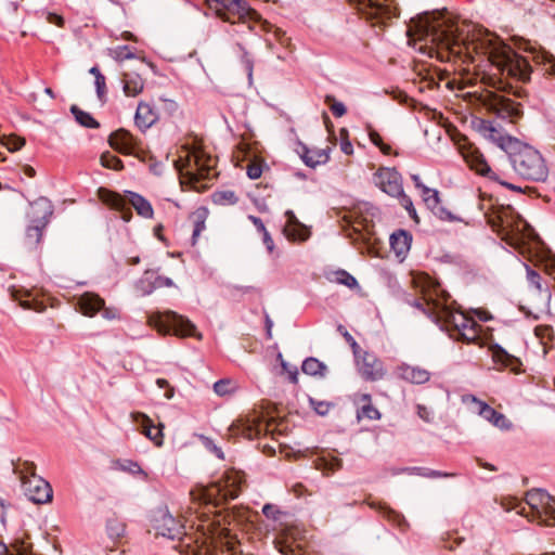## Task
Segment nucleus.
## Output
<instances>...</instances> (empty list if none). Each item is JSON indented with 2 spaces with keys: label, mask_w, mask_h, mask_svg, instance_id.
<instances>
[{
  "label": "nucleus",
  "mask_w": 555,
  "mask_h": 555,
  "mask_svg": "<svg viewBox=\"0 0 555 555\" xmlns=\"http://www.w3.org/2000/svg\"><path fill=\"white\" fill-rule=\"evenodd\" d=\"M106 530L109 538L117 540L124 535L125 525L117 519H111L107 521Z\"/></svg>",
  "instance_id": "obj_50"
},
{
  "label": "nucleus",
  "mask_w": 555,
  "mask_h": 555,
  "mask_svg": "<svg viewBox=\"0 0 555 555\" xmlns=\"http://www.w3.org/2000/svg\"><path fill=\"white\" fill-rule=\"evenodd\" d=\"M301 370L308 375H322V372L325 370V365L315 358H308L304 361Z\"/></svg>",
  "instance_id": "obj_45"
},
{
  "label": "nucleus",
  "mask_w": 555,
  "mask_h": 555,
  "mask_svg": "<svg viewBox=\"0 0 555 555\" xmlns=\"http://www.w3.org/2000/svg\"><path fill=\"white\" fill-rule=\"evenodd\" d=\"M151 526L156 535H162L170 540H179L176 548L185 555H207L210 552V545L214 547L225 548L227 552L235 555L240 545L236 535L228 528H217L210 537L202 533L201 537L193 538L184 532V526L180 519L176 518L169 509L158 507L151 517Z\"/></svg>",
  "instance_id": "obj_2"
},
{
  "label": "nucleus",
  "mask_w": 555,
  "mask_h": 555,
  "mask_svg": "<svg viewBox=\"0 0 555 555\" xmlns=\"http://www.w3.org/2000/svg\"><path fill=\"white\" fill-rule=\"evenodd\" d=\"M462 401L467 405H472L474 412L478 413L481 417L487 420L499 429L511 428V423L504 414L495 411L493 408L479 400L474 395H464L462 397Z\"/></svg>",
  "instance_id": "obj_16"
},
{
  "label": "nucleus",
  "mask_w": 555,
  "mask_h": 555,
  "mask_svg": "<svg viewBox=\"0 0 555 555\" xmlns=\"http://www.w3.org/2000/svg\"><path fill=\"white\" fill-rule=\"evenodd\" d=\"M395 375L409 384L412 385H424L429 382L431 373L418 365H412L408 363H401L396 366Z\"/></svg>",
  "instance_id": "obj_21"
},
{
  "label": "nucleus",
  "mask_w": 555,
  "mask_h": 555,
  "mask_svg": "<svg viewBox=\"0 0 555 555\" xmlns=\"http://www.w3.org/2000/svg\"><path fill=\"white\" fill-rule=\"evenodd\" d=\"M330 151L328 146L325 149L302 146L300 156L308 167L315 168L328 162Z\"/></svg>",
  "instance_id": "obj_25"
},
{
  "label": "nucleus",
  "mask_w": 555,
  "mask_h": 555,
  "mask_svg": "<svg viewBox=\"0 0 555 555\" xmlns=\"http://www.w3.org/2000/svg\"><path fill=\"white\" fill-rule=\"evenodd\" d=\"M99 196H100L101 201L103 203H105L106 205L111 206L112 208H114L116 210H120V214H121L120 217L125 221H129L131 219L132 214L129 209L125 210V201L119 194L108 191L106 189H100Z\"/></svg>",
  "instance_id": "obj_27"
},
{
  "label": "nucleus",
  "mask_w": 555,
  "mask_h": 555,
  "mask_svg": "<svg viewBox=\"0 0 555 555\" xmlns=\"http://www.w3.org/2000/svg\"><path fill=\"white\" fill-rule=\"evenodd\" d=\"M527 268V280L529 291L525 299V304L520 306V310L534 320L540 318L548 309L551 300V291L546 283H543L541 275L534 270Z\"/></svg>",
  "instance_id": "obj_8"
},
{
  "label": "nucleus",
  "mask_w": 555,
  "mask_h": 555,
  "mask_svg": "<svg viewBox=\"0 0 555 555\" xmlns=\"http://www.w3.org/2000/svg\"><path fill=\"white\" fill-rule=\"evenodd\" d=\"M359 403H361V408L357 412L358 420L367 418L371 421L379 420L380 413L379 411L372 404V399L369 393H363L359 398Z\"/></svg>",
  "instance_id": "obj_34"
},
{
  "label": "nucleus",
  "mask_w": 555,
  "mask_h": 555,
  "mask_svg": "<svg viewBox=\"0 0 555 555\" xmlns=\"http://www.w3.org/2000/svg\"><path fill=\"white\" fill-rule=\"evenodd\" d=\"M314 466L324 475H331L343 467V461L332 453H324L314 460Z\"/></svg>",
  "instance_id": "obj_30"
},
{
  "label": "nucleus",
  "mask_w": 555,
  "mask_h": 555,
  "mask_svg": "<svg viewBox=\"0 0 555 555\" xmlns=\"http://www.w3.org/2000/svg\"><path fill=\"white\" fill-rule=\"evenodd\" d=\"M173 165L181 176V183L196 191L207 188L204 181L216 176V160L198 147L181 146Z\"/></svg>",
  "instance_id": "obj_5"
},
{
  "label": "nucleus",
  "mask_w": 555,
  "mask_h": 555,
  "mask_svg": "<svg viewBox=\"0 0 555 555\" xmlns=\"http://www.w3.org/2000/svg\"><path fill=\"white\" fill-rule=\"evenodd\" d=\"M285 216L287 217V222L284 227V233L287 232V231H293L294 230V227L295 224H298L299 223V220L297 219V217L295 216L294 211L292 210H287L285 212Z\"/></svg>",
  "instance_id": "obj_61"
},
{
  "label": "nucleus",
  "mask_w": 555,
  "mask_h": 555,
  "mask_svg": "<svg viewBox=\"0 0 555 555\" xmlns=\"http://www.w3.org/2000/svg\"><path fill=\"white\" fill-rule=\"evenodd\" d=\"M515 171L525 179L545 181L548 169L541 154L533 147L525 145L511 156Z\"/></svg>",
  "instance_id": "obj_9"
},
{
  "label": "nucleus",
  "mask_w": 555,
  "mask_h": 555,
  "mask_svg": "<svg viewBox=\"0 0 555 555\" xmlns=\"http://www.w3.org/2000/svg\"><path fill=\"white\" fill-rule=\"evenodd\" d=\"M480 131L482 134L489 140L495 142L499 146L504 145L503 135L493 127L490 121H482L480 126Z\"/></svg>",
  "instance_id": "obj_44"
},
{
  "label": "nucleus",
  "mask_w": 555,
  "mask_h": 555,
  "mask_svg": "<svg viewBox=\"0 0 555 555\" xmlns=\"http://www.w3.org/2000/svg\"><path fill=\"white\" fill-rule=\"evenodd\" d=\"M526 507H521L518 514L530 521H537L542 526H555V498L542 489H532L526 493Z\"/></svg>",
  "instance_id": "obj_7"
},
{
  "label": "nucleus",
  "mask_w": 555,
  "mask_h": 555,
  "mask_svg": "<svg viewBox=\"0 0 555 555\" xmlns=\"http://www.w3.org/2000/svg\"><path fill=\"white\" fill-rule=\"evenodd\" d=\"M324 102L330 106V109L335 117H343L346 114V106L344 103L336 101L334 95L327 94Z\"/></svg>",
  "instance_id": "obj_52"
},
{
  "label": "nucleus",
  "mask_w": 555,
  "mask_h": 555,
  "mask_svg": "<svg viewBox=\"0 0 555 555\" xmlns=\"http://www.w3.org/2000/svg\"><path fill=\"white\" fill-rule=\"evenodd\" d=\"M112 149L124 154L134 155L138 151L139 141L128 130L119 129L113 132L108 138Z\"/></svg>",
  "instance_id": "obj_22"
},
{
  "label": "nucleus",
  "mask_w": 555,
  "mask_h": 555,
  "mask_svg": "<svg viewBox=\"0 0 555 555\" xmlns=\"http://www.w3.org/2000/svg\"><path fill=\"white\" fill-rule=\"evenodd\" d=\"M70 112L75 116V119L77 122L86 128H99V122L89 114L88 112H85L80 109L78 106L73 105L70 107Z\"/></svg>",
  "instance_id": "obj_41"
},
{
  "label": "nucleus",
  "mask_w": 555,
  "mask_h": 555,
  "mask_svg": "<svg viewBox=\"0 0 555 555\" xmlns=\"http://www.w3.org/2000/svg\"><path fill=\"white\" fill-rule=\"evenodd\" d=\"M337 274H338V281L341 284H345L346 286H348L350 288L357 286L358 282H357L356 278L352 276L351 274H349L348 272L340 271Z\"/></svg>",
  "instance_id": "obj_57"
},
{
  "label": "nucleus",
  "mask_w": 555,
  "mask_h": 555,
  "mask_svg": "<svg viewBox=\"0 0 555 555\" xmlns=\"http://www.w3.org/2000/svg\"><path fill=\"white\" fill-rule=\"evenodd\" d=\"M171 286H173L171 279L157 275L156 272L152 270L145 271L142 279L137 283V288L142 295H150L156 288Z\"/></svg>",
  "instance_id": "obj_23"
},
{
  "label": "nucleus",
  "mask_w": 555,
  "mask_h": 555,
  "mask_svg": "<svg viewBox=\"0 0 555 555\" xmlns=\"http://www.w3.org/2000/svg\"><path fill=\"white\" fill-rule=\"evenodd\" d=\"M107 55L116 62H124L134 57L133 49L129 46H117L107 49Z\"/></svg>",
  "instance_id": "obj_42"
},
{
  "label": "nucleus",
  "mask_w": 555,
  "mask_h": 555,
  "mask_svg": "<svg viewBox=\"0 0 555 555\" xmlns=\"http://www.w3.org/2000/svg\"><path fill=\"white\" fill-rule=\"evenodd\" d=\"M237 201V195L231 190L217 191L212 194V202L220 206L235 205Z\"/></svg>",
  "instance_id": "obj_43"
},
{
  "label": "nucleus",
  "mask_w": 555,
  "mask_h": 555,
  "mask_svg": "<svg viewBox=\"0 0 555 555\" xmlns=\"http://www.w3.org/2000/svg\"><path fill=\"white\" fill-rule=\"evenodd\" d=\"M147 323L163 335L172 333L180 337L192 336L202 339V335L189 319L171 310L151 314Z\"/></svg>",
  "instance_id": "obj_10"
},
{
  "label": "nucleus",
  "mask_w": 555,
  "mask_h": 555,
  "mask_svg": "<svg viewBox=\"0 0 555 555\" xmlns=\"http://www.w3.org/2000/svg\"><path fill=\"white\" fill-rule=\"evenodd\" d=\"M421 195L427 208H429L437 217L441 220H453L452 214L441 206L439 192L436 189L426 186L421 192Z\"/></svg>",
  "instance_id": "obj_24"
},
{
  "label": "nucleus",
  "mask_w": 555,
  "mask_h": 555,
  "mask_svg": "<svg viewBox=\"0 0 555 555\" xmlns=\"http://www.w3.org/2000/svg\"><path fill=\"white\" fill-rule=\"evenodd\" d=\"M236 390V384L229 378L220 379L214 384V391L218 396H227Z\"/></svg>",
  "instance_id": "obj_46"
},
{
  "label": "nucleus",
  "mask_w": 555,
  "mask_h": 555,
  "mask_svg": "<svg viewBox=\"0 0 555 555\" xmlns=\"http://www.w3.org/2000/svg\"><path fill=\"white\" fill-rule=\"evenodd\" d=\"M116 466L128 472L132 475H141L144 479H146L147 475L146 473L140 467V465L137 462H132L130 460H124L116 462Z\"/></svg>",
  "instance_id": "obj_48"
},
{
  "label": "nucleus",
  "mask_w": 555,
  "mask_h": 555,
  "mask_svg": "<svg viewBox=\"0 0 555 555\" xmlns=\"http://www.w3.org/2000/svg\"><path fill=\"white\" fill-rule=\"evenodd\" d=\"M53 212L54 207L52 202L42 196L30 203L26 217L28 222L38 224L41 228H47Z\"/></svg>",
  "instance_id": "obj_20"
},
{
  "label": "nucleus",
  "mask_w": 555,
  "mask_h": 555,
  "mask_svg": "<svg viewBox=\"0 0 555 555\" xmlns=\"http://www.w3.org/2000/svg\"><path fill=\"white\" fill-rule=\"evenodd\" d=\"M396 197L399 198V202L401 204L402 207H404L406 209V211L409 212V215L413 218V219H417V215H416V210L413 206V202L412 199L410 198V196H408L406 194H404V192L402 191L401 194H398Z\"/></svg>",
  "instance_id": "obj_54"
},
{
  "label": "nucleus",
  "mask_w": 555,
  "mask_h": 555,
  "mask_svg": "<svg viewBox=\"0 0 555 555\" xmlns=\"http://www.w3.org/2000/svg\"><path fill=\"white\" fill-rule=\"evenodd\" d=\"M495 109L503 117L518 118L521 115L519 104L505 98H501L496 101Z\"/></svg>",
  "instance_id": "obj_35"
},
{
  "label": "nucleus",
  "mask_w": 555,
  "mask_h": 555,
  "mask_svg": "<svg viewBox=\"0 0 555 555\" xmlns=\"http://www.w3.org/2000/svg\"><path fill=\"white\" fill-rule=\"evenodd\" d=\"M94 85H95L96 95H98L99 100L100 101H104L105 100V95H106V80H105V76L102 75L100 77H96L94 79Z\"/></svg>",
  "instance_id": "obj_56"
},
{
  "label": "nucleus",
  "mask_w": 555,
  "mask_h": 555,
  "mask_svg": "<svg viewBox=\"0 0 555 555\" xmlns=\"http://www.w3.org/2000/svg\"><path fill=\"white\" fill-rule=\"evenodd\" d=\"M285 235L293 241H305L309 237L310 231L305 224L299 222L295 224L293 231L285 232Z\"/></svg>",
  "instance_id": "obj_51"
},
{
  "label": "nucleus",
  "mask_w": 555,
  "mask_h": 555,
  "mask_svg": "<svg viewBox=\"0 0 555 555\" xmlns=\"http://www.w3.org/2000/svg\"><path fill=\"white\" fill-rule=\"evenodd\" d=\"M534 334L540 339H544V338L552 339L555 335V331L550 325H539L534 328Z\"/></svg>",
  "instance_id": "obj_55"
},
{
  "label": "nucleus",
  "mask_w": 555,
  "mask_h": 555,
  "mask_svg": "<svg viewBox=\"0 0 555 555\" xmlns=\"http://www.w3.org/2000/svg\"><path fill=\"white\" fill-rule=\"evenodd\" d=\"M139 416L142 418V427H143V434L155 442L156 446H162L163 443V433L162 428L156 427L152 424L151 420L144 415L139 414Z\"/></svg>",
  "instance_id": "obj_40"
},
{
  "label": "nucleus",
  "mask_w": 555,
  "mask_h": 555,
  "mask_svg": "<svg viewBox=\"0 0 555 555\" xmlns=\"http://www.w3.org/2000/svg\"><path fill=\"white\" fill-rule=\"evenodd\" d=\"M453 302H449L448 296H438L414 300V306L422 310L442 330L447 331L450 337L464 343H475L479 339L480 325L464 312L454 310Z\"/></svg>",
  "instance_id": "obj_4"
},
{
  "label": "nucleus",
  "mask_w": 555,
  "mask_h": 555,
  "mask_svg": "<svg viewBox=\"0 0 555 555\" xmlns=\"http://www.w3.org/2000/svg\"><path fill=\"white\" fill-rule=\"evenodd\" d=\"M275 547L281 554L297 555L299 553L298 545H294L295 541L291 532H283L275 538Z\"/></svg>",
  "instance_id": "obj_36"
},
{
  "label": "nucleus",
  "mask_w": 555,
  "mask_h": 555,
  "mask_svg": "<svg viewBox=\"0 0 555 555\" xmlns=\"http://www.w3.org/2000/svg\"><path fill=\"white\" fill-rule=\"evenodd\" d=\"M408 35L414 47L441 62L468 63L478 56L487 60L493 76H500L502 88L513 87V81L530 80L531 67L496 35L477 25L460 21L449 12L424 13L412 21Z\"/></svg>",
  "instance_id": "obj_1"
},
{
  "label": "nucleus",
  "mask_w": 555,
  "mask_h": 555,
  "mask_svg": "<svg viewBox=\"0 0 555 555\" xmlns=\"http://www.w3.org/2000/svg\"><path fill=\"white\" fill-rule=\"evenodd\" d=\"M446 72H442L430 65L421 63L416 64L412 72V81L418 86L421 92L426 89H434L440 86V82L444 80Z\"/></svg>",
  "instance_id": "obj_17"
},
{
  "label": "nucleus",
  "mask_w": 555,
  "mask_h": 555,
  "mask_svg": "<svg viewBox=\"0 0 555 555\" xmlns=\"http://www.w3.org/2000/svg\"><path fill=\"white\" fill-rule=\"evenodd\" d=\"M244 485V473L232 468L228 469L219 481L206 487H197L190 494L194 502L216 507L229 500L236 499Z\"/></svg>",
  "instance_id": "obj_6"
},
{
  "label": "nucleus",
  "mask_w": 555,
  "mask_h": 555,
  "mask_svg": "<svg viewBox=\"0 0 555 555\" xmlns=\"http://www.w3.org/2000/svg\"><path fill=\"white\" fill-rule=\"evenodd\" d=\"M367 505L371 508L379 511V513H382V515L386 519H388L389 521L395 524L400 529H404L406 527V521H405L404 517L400 513H398V512L393 511L392 508H390L389 506H387L386 504L376 503V502H367Z\"/></svg>",
  "instance_id": "obj_33"
},
{
  "label": "nucleus",
  "mask_w": 555,
  "mask_h": 555,
  "mask_svg": "<svg viewBox=\"0 0 555 555\" xmlns=\"http://www.w3.org/2000/svg\"><path fill=\"white\" fill-rule=\"evenodd\" d=\"M13 472L18 476L22 486L24 485V481L29 480V478L39 477L36 474V465L28 461L17 460L16 463L13 462Z\"/></svg>",
  "instance_id": "obj_38"
},
{
  "label": "nucleus",
  "mask_w": 555,
  "mask_h": 555,
  "mask_svg": "<svg viewBox=\"0 0 555 555\" xmlns=\"http://www.w3.org/2000/svg\"><path fill=\"white\" fill-rule=\"evenodd\" d=\"M205 2L217 16L225 22L256 23L261 20L260 14L245 0H205Z\"/></svg>",
  "instance_id": "obj_11"
},
{
  "label": "nucleus",
  "mask_w": 555,
  "mask_h": 555,
  "mask_svg": "<svg viewBox=\"0 0 555 555\" xmlns=\"http://www.w3.org/2000/svg\"><path fill=\"white\" fill-rule=\"evenodd\" d=\"M101 165L105 168L113 170H121L124 168L122 162L117 156L111 154L109 152H105L101 155L100 158Z\"/></svg>",
  "instance_id": "obj_47"
},
{
  "label": "nucleus",
  "mask_w": 555,
  "mask_h": 555,
  "mask_svg": "<svg viewBox=\"0 0 555 555\" xmlns=\"http://www.w3.org/2000/svg\"><path fill=\"white\" fill-rule=\"evenodd\" d=\"M207 218H208V209L205 207L197 208L190 216V219L193 222L192 245L196 244L197 238L199 237L202 232L206 229Z\"/></svg>",
  "instance_id": "obj_32"
},
{
  "label": "nucleus",
  "mask_w": 555,
  "mask_h": 555,
  "mask_svg": "<svg viewBox=\"0 0 555 555\" xmlns=\"http://www.w3.org/2000/svg\"><path fill=\"white\" fill-rule=\"evenodd\" d=\"M77 305L80 312L89 318L94 317L100 311H102V315L106 320H115L119 318L118 310L113 307H105L104 299L95 293H83L79 296Z\"/></svg>",
  "instance_id": "obj_15"
},
{
  "label": "nucleus",
  "mask_w": 555,
  "mask_h": 555,
  "mask_svg": "<svg viewBox=\"0 0 555 555\" xmlns=\"http://www.w3.org/2000/svg\"><path fill=\"white\" fill-rule=\"evenodd\" d=\"M352 351L358 371L365 380L375 382L384 378V363L374 353L362 350L357 341L352 344Z\"/></svg>",
  "instance_id": "obj_14"
},
{
  "label": "nucleus",
  "mask_w": 555,
  "mask_h": 555,
  "mask_svg": "<svg viewBox=\"0 0 555 555\" xmlns=\"http://www.w3.org/2000/svg\"><path fill=\"white\" fill-rule=\"evenodd\" d=\"M268 424L258 423L255 425V427L249 426L247 428V437L249 439L259 436L262 431H268Z\"/></svg>",
  "instance_id": "obj_60"
},
{
  "label": "nucleus",
  "mask_w": 555,
  "mask_h": 555,
  "mask_svg": "<svg viewBox=\"0 0 555 555\" xmlns=\"http://www.w3.org/2000/svg\"><path fill=\"white\" fill-rule=\"evenodd\" d=\"M129 202L137 212L144 218H152L154 210L149 201L140 194L129 192Z\"/></svg>",
  "instance_id": "obj_39"
},
{
  "label": "nucleus",
  "mask_w": 555,
  "mask_h": 555,
  "mask_svg": "<svg viewBox=\"0 0 555 555\" xmlns=\"http://www.w3.org/2000/svg\"><path fill=\"white\" fill-rule=\"evenodd\" d=\"M0 143L7 146L9 151L14 152L21 150L25 145V139L15 134H11L9 137L3 135L0 137Z\"/></svg>",
  "instance_id": "obj_49"
},
{
  "label": "nucleus",
  "mask_w": 555,
  "mask_h": 555,
  "mask_svg": "<svg viewBox=\"0 0 555 555\" xmlns=\"http://www.w3.org/2000/svg\"><path fill=\"white\" fill-rule=\"evenodd\" d=\"M246 173L248 178L255 180L261 177L262 164L259 160H251L247 164Z\"/></svg>",
  "instance_id": "obj_53"
},
{
  "label": "nucleus",
  "mask_w": 555,
  "mask_h": 555,
  "mask_svg": "<svg viewBox=\"0 0 555 555\" xmlns=\"http://www.w3.org/2000/svg\"><path fill=\"white\" fill-rule=\"evenodd\" d=\"M449 541L450 543L446 545V548L450 551H455L457 547L465 543V539L461 537L451 538Z\"/></svg>",
  "instance_id": "obj_63"
},
{
  "label": "nucleus",
  "mask_w": 555,
  "mask_h": 555,
  "mask_svg": "<svg viewBox=\"0 0 555 555\" xmlns=\"http://www.w3.org/2000/svg\"><path fill=\"white\" fill-rule=\"evenodd\" d=\"M477 550L476 544L474 543H467L465 544L457 553L456 555H474L475 551Z\"/></svg>",
  "instance_id": "obj_64"
},
{
  "label": "nucleus",
  "mask_w": 555,
  "mask_h": 555,
  "mask_svg": "<svg viewBox=\"0 0 555 555\" xmlns=\"http://www.w3.org/2000/svg\"><path fill=\"white\" fill-rule=\"evenodd\" d=\"M502 507L506 512L516 511L518 513L521 507H525L521 502L517 501L516 499H504L502 501Z\"/></svg>",
  "instance_id": "obj_59"
},
{
  "label": "nucleus",
  "mask_w": 555,
  "mask_h": 555,
  "mask_svg": "<svg viewBox=\"0 0 555 555\" xmlns=\"http://www.w3.org/2000/svg\"><path fill=\"white\" fill-rule=\"evenodd\" d=\"M460 152L467 163V165L470 167L472 170H475L478 175L489 178L490 180L496 181L500 184L506 186L507 189L520 193H527L532 192L533 189L526 188L522 189L520 186H517L515 184L508 183L506 181H502L499 179L498 175L491 170L490 166L488 165L487 160L485 159L483 155L480 153V151L472 143L465 141L463 144H460Z\"/></svg>",
  "instance_id": "obj_13"
},
{
  "label": "nucleus",
  "mask_w": 555,
  "mask_h": 555,
  "mask_svg": "<svg viewBox=\"0 0 555 555\" xmlns=\"http://www.w3.org/2000/svg\"><path fill=\"white\" fill-rule=\"evenodd\" d=\"M122 91L127 96H137L144 89V80L137 73H124L121 76Z\"/></svg>",
  "instance_id": "obj_28"
},
{
  "label": "nucleus",
  "mask_w": 555,
  "mask_h": 555,
  "mask_svg": "<svg viewBox=\"0 0 555 555\" xmlns=\"http://www.w3.org/2000/svg\"><path fill=\"white\" fill-rule=\"evenodd\" d=\"M453 302H449L448 296H438L414 300V306L422 310L442 330L447 331L450 337L464 343H475L479 339L480 325L464 312L454 310Z\"/></svg>",
  "instance_id": "obj_3"
},
{
  "label": "nucleus",
  "mask_w": 555,
  "mask_h": 555,
  "mask_svg": "<svg viewBox=\"0 0 555 555\" xmlns=\"http://www.w3.org/2000/svg\"><path fill=\"white\" fill-rule=\"evenodd\" d=\"M373 25H385L398 16L397 0H349Z\"/></svg>",
  "instance_id": "obj_12"
},
{
  "label": "nucleus",
  "mask_w": 555,
  "mask_h": 555,
  "mask_svg": "<svg viewBox=\"0 0 555 555\" xmlns=\"http://www.w3.org/2000/svg\"><path fill=\"white\" fill-rule=\"evenodd\" d=\"M44 229L46 228H41L38 224L28 222L24 236L25 246L29 249L36 248L42 240Z\"/></svg>",
  "instance_id": "obj_37"
},
{
  "label": "nucleus",
  "mask_w": 555,
  "mask_h": 555,
  "mask_svg": "<svg viewBox=\"0 0 555 555\" xmlns=\"http://www.w3.org/2000/svg\"><path fill=\"white\" fill-rule=\"evenodd\" d=\"M310 403L313 408V410L319 414V415H325L328 413L330 411V403L328 402H325V401H317L314 399H310Z\"/></svg>",
  "instance_id": "obj_58"
},
{
  "label": "nucleus",
  "mask_w": 555,
  "mask_h": 555,
  "mask_svg": "<svg viewBox=\"0 0 555 555\" xmlns=\"http://www.w3.org/2000/svg\"><path fill=\"white\" fill-rule=\"evenodd\" d=\"M411 241H412V237L408 232H405L403 230H399L391 234L390 246H391L392 250L395 251V254L398 257H401V256H404L409 251L410 246H411Z\"/></svg>",
  "instance_id": "obj_31"
},
{
  "label": "nucleus",
  "mask_w": 555,
  "mask_h": 555,
  "mask_svg": "<svg viewBox=\"0 0 555 555\" xmlns=\"http://www.w3.org/2000/svg\"><path fill=\"white\" fill-rule=\"evenodd\" d=\"M375 184L390 196H397L402 193V179L400 173L393 168H382L374 176Z\"/></svg>",
  "instance_id": "obj_19"
},
{
  "label": "nucleus",
  "mask_w": 555,
  "mask_h": 555,
  "mask_svg": "<svg viewBox=\"0 0 555 555\" xmlns=\"http://www.w3.org/2000/svg\"><path fill=\"white\" fill-rule=\"evenodd\" d=\"M262 513L268 518L276 519L278 515L280 514V511L276 508V506L272 504H266L262 507Z\"/></svg>",
  "instance_id": "obj_62"
},
{
  "label": "nucleus",
  "mask_w": 555,
  "mask_h": 555,
  "mask_svg": "<svg viewBox=\"0 0 555 555\" xmlns=\"http://www.w3.org/2000/svg\"><path fill=\"white\" fill-rule=\"evenodd\" d=\"M25 495L37 504H44L52 500L53 491L50 483L42 477H33L22 486Z\"/></svg>",
  "instance_id": "obj_18"
},
{
  "label": "nucleus",
  "mask_w": 555,
  "mask_h": 555,
  "mask_svg": "<svg viewBox=\"0 0 555 555\" xmlns=\"http://www.w3.org/2000/svg\"><path fill=\"white\" fill-rule=\"evenodd\" d=\"M492 358L496 364H501L503 367H508L511 371L515 373L520 371V360L509 354L500 346L492 347Z\"/></svg>",
  "instance_id": "obj_29"
},
{
  "label": "nucleus",
  "mask_w": 555,
  "mask_h": 555,
  "mask_svg": "<svg viewBox=\"0 0 555 555\" xmlns=\"http://www.w3.org/2000/svg\"><path fill=\"white\" fill-rule=\"evenodd\" d=\"M157 119L158 115L151 104L146 102H140L138 104L134 122L141 130L150 128L157 121Z\"/></svg>",
  "instance_id": "obj_26"
}]
</instances>
